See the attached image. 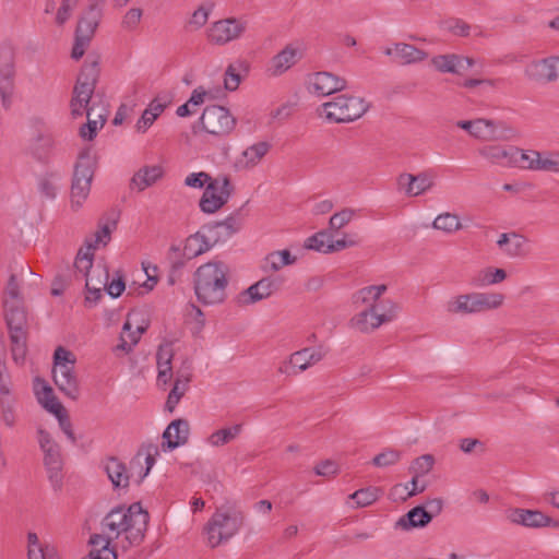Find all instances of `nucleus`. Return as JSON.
Here are the masks:
<instances>
[{"mask_svg": "<svg viewBox=\"0 0 559 559\" xmlns=\"http://www.w3.org/2000/svg\"><path fill=\"white\" fill-rule=\"evenodd\" d=\"M188 382L189 378H186L185 380H181L180 378L176 379L175 384L170 390L165 404L166 409L169 411L170 413L175 411L180 399L185 395L188 389Z\"/></svg>", "mask_w": 559, "mask_h": 559, "instance_id": "obj_44", "label": "nucleus"}, {"mask_svg": "<svg viewBox=\"0 0 559 559\" xmlns=\"http://www.w3.org/2000/svg\"><path fill=\"white\" fill-rule=\"evenodd\" d=\"M369 108L364 98L340 95L322 105V115L336 123L359 119Z\"/></svg>", "mask_w": 559, "mask_h": 559, "instance_id": "obj_8", "label": "nucleus"}, {"mask_svg": "<svg viewBox=\"0 0 559 559\" xmlns=\"http://www.w3.org/2000/svg\"><path fill=\"white\" fill-rule=\"evenodd\" d=\"M271 148V144L267 142H258L247 147L242 153L246 160V167L250 168L258 165L261 159L267 154Z\"/></svg>", "mask_w": 559, "mask_h": 559, "instance_id": "obj_40", "label": "nucleus"}, {"mask_svg": "<svg viewBox=\"0 0 559 559\" xmlns=\"http://www.w3.org/2000/svg\"><path fill=\"white\" fill-rule=\"evenodd\" d=\"M190 426L188 420L178 418L173 420L163 432L162 449L173 451L188 442Z\"/></svg>", "mask_w": 559, "mask_h": 559, "instance_id": "obj_22", "label": "nucleus"}, {"mask_svg": "<svg viewBox=\"0 0 559 559\" xmlns=\"http://www.w3.org/2000/svg\"><path fill=\"white\" fill-rule=\"evenodd\" d=\"M242 209L243 206L223 221L206 224L209 234L221 235V240H224L238 233L243 225L245 214L242 213Z\"/></svg>", "mask_w": 559, "mask_h": 559, "instance_id": "obj_25", "label": "nucleus"}, {"mask_svg": "<svg viewBox=\"0 0 559 559\" xmlns=\"http://www.w3.org/2000/svg\"><path fill=\"white\" fill-rule=\"evenodd\" d=\"M234 187L227 176H218L211 180L200 199L199 206L203 213L213 214L229 200Z\"/></svg>", "mask_w": 559, "mask_h": 559, "instance_id": "obj_12", "label": "nucleus"}, {"mask_svg": "<svg viewBox=\"0 0 559 559\" xmlns=\"http://www.w3.org/2000/svg\"><path fill=\"white\" fill-rule=\"evenodd\" d=\"M126 289L123 275L120 272L116 273V277L106 284V292L112 298H118Z\"/></svg>", "mask_w": 559, "mask_h": 559, "instance_id": "obj_58", "label": "nucleus"}, {"mask_svg": "<svg viewBox=\"0 0 559 559\" xmlns=\"http://www.w3.org/2000/svg\"><path fill=\"white\" fill-rule=\"evenodd\" d=\"M210 11V8H205L204 5L199 7L187 22L186 28L198 31L203 27L207 23Z\"/></svg>", "mask_w": 559, "mask_h": 559, "instance_id": "obj_52", "label": "nucleus"}, {"mask_svg": "<svg viewBox=\"0 0 559 559\" xmlns=\"http://www.w3.org/2000/svg\"><path fill=\"white\" fill-rule=\"evenodd\" d=\"M55 146V136L49 130H39L32 139L28 150L38 162H47Z\"/></svg>", "mask_w": 559, "mask_h": 559, "instance_id": "obj_28", "label": "nucleus"}, {"mask_svg": "<svg viewBox=\"0 0 559 559\" xmlns=\"http://www.w3.org/2000/svg\"><path fill=\"white\" fill-rule=\"evenodd\" d=\"M95 158L88 151L80 153L74 166L71 185V205L80 207L90 194L91 183L94 177Z\"/></svg>", "mask_w": 559, "mask_h": 559, "instance_id": "obj_10", "label": "nucleus"}, {"mask_svg": "<svg viewBox=\"0 0 559 559\" xmlns=\"http://www.w3.org/2000/svg\"><path fill=\"white\" fill-rule=\"evenodd\" d=\"M4 295L5 298L3 304L16 301V305H23L20 296V287L16 281V276L14 274H11V276L9 277Z\"/></svg>", "mask_w": 559, "mask_h": 559, "instance_id": "obj_56", "label": "nucleus"}, {"mask_svg": "<svg viewBox=\"0 0 559 559\" xmlns=\"http://www.w3.org/2000/svg\"><path fill=\"white\" fill-rule=\"evenodd\" d=\"M250 72V63L245 59H237L228 64L224 73V87L229 92L238 90L240 83Z\"/></svg>", "mask_w": 559, "mask_h": 559, "instance_id": "obj_29", "label": "nucleus"}, {"mask_svg": "<svg viewBox=\"0 0 559 559\" xmlns=\"http://www.w3.org/2000/svg\"><path fill=\"white\" fill-rule=\"evenodd\" d=\"M380 493V488L370 486L356 490L348 498L355 501L356 508H365L376 502Z\"/></svg>", "mask_w": 559, "mask_h": 559, "instance_id": "obj_41", "label": "nucleus"}, {"mask_svg": "<svg viewBox=\"0 0 559 559\" xmlns=\"http://www.w3.org/2000/svg\"><path fill=\"white\" fill-rule=\"evenodd\" d=\"M174 357V352L171 347V343L162 344L158 347L156 359H157V366H164V362H166V366H171V360Z\"/></svg>", "mask_w": 559, "mask_h": 559, "instance_id": "obj_62", "label": "nucleus"}, {"mask_svg": "<svg viewBox=\"0 0 559 559\" xmlns=\"http://www.w3.org/2000/svg\"><path fill=\"white\" fill-rule=\"evenodd\" d=\"M86 296H85V305L87 307L95 306L103 297V292L100 287H92L90 278H86Z\"/></svg>", "mask_w": 559, "mask_h": 559, "instance_id": "obj_63", "label": "nucleus"}, {"mask_svg": "<svg viewBox=\"0 0 559 559\" xmlns=\"http://www.w3.org/2000/svg\"><path fill=\"white\" fill-rule=\"evenodd\" d=\"M299 58L298 49L293 45H287L270 60L266 72L270 76H280L295 66Z\"/></svg>", "mask_w": 559, "mask_h": 559, "instance_id": "obj_24", "label": "nucleus"}, {"mask_svg": "<svg viewBox=\"0 0 559 559\" xmlns=\"http://www.w3.org/2000/svg\"><path fill=\"white\" fill-rule=\"evenodd\" d=\"M507 278V272L503 269L487 267L478 272L472 280L475 287H485L503 282Z\"/></svg>", "mask_w": 559, "mask_h": 559, "instance_id": "obj_38", "label": "nucleus"}, {"mask_svg": "<svg viewBox=\"0 0 559 559\" xmlns=\"http://www.w3.org/2000/svg\"><path fill=\"white\" fill-rule=\"evenodd\" d=\"M282 284L283 280L281 277H263L247 289L240 292L235 301L240 307L255 304L280 290Z\"/></svg>", "mask_w": 559, "mask_h": 559, "instance_id": "obj_15", "label": "nucleus"}, {"mask_svg": "<svg viewBox=\"0 0 559 559\" xmlns=\"http://www.w3.org/2000/svg\"><path fill=\"white\" fill-rule=\"evenodd\" d=\"M106 535L94 534L90 538V544L100 549L91 550L88 556L84 559H117V554L114 549L109 548L110 540L114 537L105 532Z\"/></svg>", "mask_w": 559, "mask_h": 559, "instance_id": "obj_32", "label": "nucleus"}, {"mask_svg": "<svg viewBox=\"0 0 559 559\" xmlns=\"http://www.w3.org/2000/svg\"><path fill=\"white\" fill-rule=\"evenodd\" d=\"M237 124L236 118L230 114L229 109L219 106H206L192 127V133L199 134L205 132L216 138H225L229 135Z\"/></svg>", "mask_w": 559, "mask_h": 559, "instance_id": "obj_6", "label": "nucleus"}, {"mask_svg": "<svg viewBox=\"0 0 559 559\" xmlns=\"http://www.w3.org/2000/svg\"><path fill=\"white\" fill-rule=\"evenodd\" d=\"M477 153L490 165L510 168L514 167L518 147L504 144H486L480 146Z\"/></svg>", "mask_w": 559, "mask_h": 559, "instance_id": "obj_19", "label": "nucleus"}, {"mask_svg": "<svg viewBox=\"0 0 559 559\" xmlns=\"http://www.w3.org/2000/svg\"><path fill=\"white\" fill-rule=\"evenodd\" d=\"M462 60L461 55L448 53L433 57L431 63L441 73L461 74Z\"/></svg>", "mask_w": 559, "mask_h": 559, "instance_id": "obj_37", "label": "nucleus"}, {"mask_svg": "<svg viewBox=\"0 0 559 559\" xmlns=\"http://www.w3.org/2000/svg\"><path fill=\"white\" fill-rule=\"evenodd\" d=\"M433 227L436 229L443 230L445 233H453L462 228V224L456 214L443 213L438 215L433 221Z\"/></svg>", "mask_w": 559, "mask_h": 559, "instance_id": "obj_45", "label": "nucleus"}, {"mask_svg": "<svg viewBox=\"0 0 559 559\" xmlns=\"http://www.w3.org/2000/svg\"><path fill=\"white\" fill-rule=\"evenodd\" d=\"M379 305L371 304L365 310L357 313L352 320V325L361 333H369L378 329L381 324L390 322L394 313L378 312Z\"/></svg>", "mask_w": 559, "mask_h": 559, "instance_id": "obj_21", "label": "nucleus"}, {"mask_svg": "<svg viewBox=\"0 0 559 559\" xmlns=\"http://www.w3.org/2000/svg\"><path fill=\"white\" fill-rule=\"evenodd\" d=\"M399 186L404 188L405 193L409 197L419 195L433 186V177L428 173L418 175L402 174L397 179Z\"/></svg>", "mask_w": 559, "mask_h": 559, "instance_id": "obj_26", "label": "nucleus"}, {"mask_svg": "<svg viewBox=\"0 0 559 559\" xmlns=\"http://www.w3.org/2000/svg\"><path fill=\"white\" fill-rule=\"evenodd\" d=\"M501 293H471L457 296L448 304L451 313L471 314L498 309L503 305Z\"/></svg>", "mask_w": 559, "mask_h": 559, "instance_id": "obj_9", "label": "nucleus"}, {"mask_svg": "<svg viewBox=\"0 0 559 559\" xmlns=\"http://www.w3.org/2000/svg\"><path fill=\"white\" fill-rule=\"evenodd\" d=\"M506 516L512 524L527 528L559 527V521L539 510L511 508L506 511Z\"/></svg>", "mask_w": 559, "mask_h": 559, "instance_id": "obj_17", "label": "nucleus"}, {"mask_svg": "<svg viewBox=\"0 0 559 559\" xmlns=\"http://www.w3.org/2000/svg\"><path fill=\"white\" fill-rule=\"evenodd\" d=\"M50 413L57 417L60 429L64 432L71 443L74 444L76 442V438L73 432L71 420L62 404L55 405V408L51 406Z\"/></svg>", "mask_w": 559, "mask_h": 559, "instance_id": "obj_43", "label": "nucleus"}, {"mask_svg": "<svg viewBox=\"0 0 559 559\" xmlns=\"http://www.w3.org/2000/svg\"><path fill=\"white\" fill-rule=\"evenodd\" d=\"M333 234L328 230H321L307 238L305 248L316 250L323 253H331L329 243L332 241Z\"/></svg>", "mask_w": 559, "mask_h": 559, "instance_id": "obj_42", "label": "nucleus"}, {"mask_svg": "<svg viewBox=\"0 0 559 559\" xmlns=\"http://www.w3.org/2000/svg\"><path fill=\"white\" fill-rule=\"evenodd\" d=\"M243 520V512L238 509H218L205 526L207 544L215 548L221 543L228 540L240 530Z\"/></svg>", "mask_w": 559, "mask_h": 559, "instance_id": "obj_5", "label": "nucleus"}, {"mask_svg": "<svg viewBox=\"0 0 559 559\" xmlns=\"http://www.w3.org/2000/svg\"><path fill=\"white\" fill-rule=\"evenodd\" d=\"M472 136L483 141H510L518 136V132L502 121L478 118L474 120Z\"/></svg>", "mask_w": 559, "mask_h": 559, "instance_id": "obj_14", "label": "nucleus"}, {"mask_svg": "<svg viewBox=\"0 0 559 559\" xmlns=\"http://www.w3.org/2000/svg\"><path fill=\"white\" fill-rule=\"evenodd\" d=\"M148 519V512L139 502H134L127 509L114 508L102 521V527L103 532H108L114 538L124 533L129 545L138 546L144 540Z\"/></svg>", "mask_w": 559, "mask_h": 559, "instance_id": "obj_1", "label": "nucleus"}, {"mask_svg": "<svg viewBox=\"0 0 559 559\" xmlns=\"http://www.w3.org/2000/svg\"><path fill=\"white\" fill-rule=\"evenodd\" d=\"M308 349L302 348L293 353L288 360H285L278 367V372L287 376H296L299 371H305L309 368L307 356Z\"/></svg>", "mask_w": 559, "mask_h": 559, "instance_id": "obj_34", "label": "nucleus"}, {"mask_svg": "<svg viewBox=\"0 0 559 559\" xmlns=\"http://www.w3.org/2000/svg\"><path fill=\"white\" fill-rule=\"evenodd\" d=\"M38 382L41 383V390L36 389V394L38 402L43 405L45 409H47L50 413V407L58 404H61L57 397L53 394V390L50 385H48L45 381H40L37 379Z\"/></svg>", "mask_w": 559, "mask_h": 559, "instance_id": "obj_50", "label": "nucleus"}, {"mask_svg": "<svg viewBox=\"0 0 559 559\" xmlns=\"http://www.w3.org/2000/svg\"><path fill=\"white\" fill-rule=\"evenodd\" d=\"M214 178H212L209 174L200 171L187 176L185 179V183L186 186L192 188H203L205 183L207 185Z\"/></svg>", "mask_w": 559, "mask_h": 559, "instance_id": "obj_60", "label": "nucleus"}, {"mask_svg": "<svg viewBox=\"0 0 559 559\" xmlns=\"http://www.w3.org/2000/svg\"><path fill=\"white\" fill-rule=\"evenodd\" d=\"M435 465V457L432 454H424L421 456L416 457L409 468L408 472L415 476H424L427 475Z\"/></svg>", "mask_w": 559, "mask_h": 559, "instance_id": "obj_47", "label": "nucleus"}, {"mask_svg": "<svg viewBox=\"0 0 559 559\" xmlns=\"http://www.w3.org/2000/svg\"><path fill=\"white\" fill-rule=\"evenodd\" d=\"M214 95L211 93V91H206L203 86H198L194 88L191 93V96L189 98L190 104L192 106H195V108H199L201 105L205 103L206 99H213Z\"/></svg>", "mask_w": 559, "mask_h": 559, "instance_id": "obj_61", "label": "nucleus"}, {"mask_svg": "<svg viewBox=\"0 0 559 559\" xmlns=\"http://www.w3.org/2000/svg\"><path fill=\"white\" fill-rule=\"evenodd\" d=\"M309 91L318 96H328L346 88V80L331 72H316L309 76Z\"/></svg>", "mask_w": 559, "mask_h": 559, "instance_id": "obj_20", "label": "nucleus"}, {"mask_svg": "<svg viewBox=\"0 0 559 559\" xmlns=\"http://www.w3.org/2000/svg\"><path fill=\"white\" fill-rule=\"evenodd\" d=\"M246 31V22L236 17L216 21L210 25L206 35L210 43L225 45L239 38Z\"/></svg>", "mask_w": 559, "mask_h": 559, "instance_id": "obj_16", "label": "nucleus"}, {"mask_svg": "<svg viewBox=\"0 0 559 559\" xmlns=\"http://www.w3.org/2000/svg\"><path fill=\"white\" fill-rule=\"evenodd\" d=\"M93 111L94 105L90 106L88 104L87 107L84 109V112L87 116V122L80 128V135L84 140H93L97 134L98 121L91 119Z\"/></svg>", "mask_w": 559, "mask_h": 559, "instance_id": "obj_53", "label": "nucleus"}, {"mask_svg": "<svg viewBox=\"0 0 559 559\" xmlns=\"http://www.w3.org/2000/svg\"><path fill=\"white\" fill-rule=\"evenodd\" d=\"M74 355L59 346L53 354L52 376L57 388L68 397L75 401L80 396V386L74 372Z\"/></svg>", "mask_w": 559, "mask_h": 559, "instance_id": "obj_7", "label": "nucleus"}, {"mask_svg": "<svg viewBox=\"0 0 559 559\" xmlns=\"http://www.w3.org/2000/svg\"><path fill=\"white\" fill-rule=\"evenodd\" d=\"M14 404L15 403L13 397L0 399L2 419L4 424L9 427H12L15 424Z\"/></svg>", "mask_w": 559, "mask_h": 559, "instance_id": "obj_55", "label": "nucleus"}, {"mask_svg": "<svg viewBox=\"0 0 559 559\" xmlns=\"http://www.w3.org/2000/svg\"><path fill=\"white\" fill-rule=\"evenodd\" d=\"M38 443L44 452V464L48 472L49 480L52 487L57 490L60 489L62 483V456L60 447L51 438L50 433L43 428L37 430Z\"/></svg>", "mask_w": 559, "mask_h": 559, "instance_id": "obj_11", "label": "nucleus"}, {"mask_svg": "<svg viewBox=\"0 0 559 559\" xmlns=\"http://www.w3.org/2000/svg\"><path fill=\"white\" fill-rule=\"evenodd\" d=\"M117 227V221H104L103 218L98 222V230L94 235V240L91 241L92 243H95V247L97 248L98 245L106 246L110 239H111V233Z\"/></svg>", "mask_w": 559, "mask_h": 559, "instance_id": "obj_46", "label": "nucleus"}, {"mask_svg": "<svg viewBox=\"0 0 559 559\" xmlns=\"http://www.w3.org/2000/svg\"><path fill=\"white\" fill-rule=\"evenodd\" d=\"M229 267L222 261L200 265L193 274V288L198 301L205 306L223 304L227 298Z\"/></svg>", "mask_w": 559, "mask_h": 559, "instance_id": "obj_2", "label": "nucleus"}, {"mask_svg": "<svg viewBox=\"0 0 559 559\" xmlns=\"http://www.w3.org/2000/svg\"><path fill=\"white\" fill-rule=\"evenodd\" d=\"M221 240V235L209 234L206 224L199 231L190 235L185 245V253L189 257H198L209 251L215 243Z\"/></svg>", "mask_w": 559, "mask_h": 559, "instance_id": "obj_23", "label": "nucleus"}, {"mask_svg": "<svg viewBox=\"0 0 559 559\" xmlns=\"http://www.w3.org/2000/svg\"><path fill=\"white\" fill-rule=\"evenodd\" d=\"M402 459V452L395 449L386 448L372 459V464L377 467H389L399 463Z\"/></svg>", "mask_w": 559, "mask_h": 559, "instance_id": "obj_48", "label": "nucleus"}, {"mask_svg": "<svg viewBox=\"0 0 559 559\" xmlns=\"http://www.w3.org/2000/svg\"><path fill=\"white\" fill-rule=\"evenodd\" d=\"M241 424H236L231 427L218 429L207 438V442L212 447H223L233 441L234 439H236L241 432Z\"/></svg>", "mask_w": 559, "mask_h": 559, "instance_id": "obj_39", "label": "nucleus"}, {"mask_svg": "<svg viewBox=\"0 0 559 559\" xmlns=\"http://www.w3.org/2000/svg\"><path fill=\"white\" fill-rule=\"evenodd\" d=\"M426 512L430 516V522L433 518L439 515L443 509V500L441 498H433L426 501L424 504Z\"/></svg>", "mask_w": 559, "mask_h": 559, "instance_id": "obj_64", "label": "nucleus"}, {"mask_svg": "<svg viewBox=\"0 0 559 559\" xmlns=\"http://www.w3.org/2000/svg\"><path fill=\"white\" fill-rule=\"evenodd\" d=\"M163 175L159 166H146L136 171L130 180V188L143 191L147 187L154 185Z\"/></svg>", "mask_w": 559, "mask_h": 559, "instance_id": "obj_30", "label": "nucleus"}, {"mask_svg": "<svg viewBox=\"0 0 559 559\" xmlns=\"http://www.w3.org/2000/svg\"><path fill=\"white\" fill-rule=\"evenodd\" d=\"M142 10L139 8L130 9L122 19V27L128 31H133L139 25L142 17Z\"/></svg>", "mask_w": 559, "mask_h": 559, "instance_id": "obj_59", "label": "nucleus"}, {"mask_svg": "<svg viewBox=\"0 0 559 559\" xmlns=\"http://www.w3.org/2000/svg\"><path fill=\"white\" fill-rule=\"evenodd\" d=\"M429 523L430 516L426 512V508L424 506H416L399 519L396 526L408 531L412 528L425 527Z\"/></svg>", "mask_w": 559, "mask_h": 559, "instance_id": "obj_31", "label": "nucleus"}, {"mask_svg": "<svg viewBox=\"0 0 559 559\" xmlns=\"http://www.w3.org/2000/svg\"><path fill=\"white\" fill-rule=\"evenodd\" d=\"M355 213V210L345 207L342 211L333 214L329 221L330 231L333 234L346 226L353 219Z\"/></svg>", "mask_w": 559, "mask_h": 559, "instance_id": "obj_49", "label": "nucleus"}, {"mask_svg": "<svg viewBox=\"0 0 559 559\" xmlns=\"http://www.w3.org/2000/svg\"><path fill=\"white\" fill-rule=\"evenodd\" d=\"M105 471L115 488L129 486V475L126 465L116 457H110L105 464Z\"/></svg>", "mask_w": 559, "mask_h": 559, "instance_id": "obj_33", "label": "nucleus"}, {"mask_svg": "<svg viewBox=\"0 0 559 559\" xmlns=\"http://www.w3.org/2000/svg\"><path fill=\"white\" fill-rule=\"evenodd\" d=\"M537 164L534 166L537 170L559 173V153H549L540 159L535 160Z\"/></svg>", "mask_w": 559, "mask_h": 559, "instance_id": "obj_54", "label": "nucleus"}, {"mask_svg": "<svg viewBox=\"0 0 559 559\" xmlns=\"http://www.w3.org/2000/svg\"><path fill=\"white\" fill-rule=\"evenodd\" d=\"M130 319H131V314H128L127 321L124 322L122 330L124 333H127L129 342L133 346H135L139 343L141 335L146 331L147 325H138L135 328V330H132V324L130 322Z\"/></svg>", "mask_w": 559, "mask_h": 559, "instance_id": "obj_57", "label": "nucleus"}, {"mask_svg": "<svg viewBox=\"0 0 559 559\" xmlns=\"http://www.w3.org/2000/svg\"><path fill=\"white\" fill-rule=\"evenodd\" d=\"M99 73V58L95 57L92 59L88 57L81 69L73 88V96L70 102L71 115L73 118L82 117L84 115V109L90 104L95 91Z\"/></svg>", "mask_w": 559, "mask_h": 559, "instance_id": "obj_4", "label": "nucleus"}, {"mask_svg": "<svg viewBox=\"0 0 559 559\" xmlns=\"http://www.w3.org/2000/svg\"><path fill=\"white\" fill-rule=\"evenodd\" d=\"M296 260L287 249L273 251L265 257L262 269L264 272H277L286 265L294 264Z\"/></svg>", "mask_w": 559, "mask_h": 559, "instance_id": "obj_35", "label": "nucleus"}, {"mask_svg": "<svg viewBox=\"0 0 559 559\" xmlns=\"http://www.w3.org/2000/svg\"><path fill=\"white\" fill-rule=\"evenodd\" d=\"M100 17V11L92 9L87 10L80 19L75 29V40L71 52V57L73 59L79 60L85 53V49L88 47L95 34Z\"/></svg>", "mask_w": 559, "mask_h": 559, "instance_id": "obj_13", "label": "nucleus"}, {"mask_svg": "<svg viewBox=\"0 0 559 559\" xmlns=\"http://www.w3.org/2000/svg\"><path fill=\"white\" fill-rule=\"evenodd\" d=\"M525 75L534 82L547 84L559 79V56L534 60L525 68Z\"/></svg>", "mask_w": 559, "mask_h": 559, "instance_id": "obj_18", "label": "nucleus"}, {"mask_svg": "<svg viewBox=\"0 0 559 559\" xmlns=\"http://www.w3.org/2000/svg\"><path fill=\"white\" fill-rule=\"evenodd\" d=\"M542 154L537 151L524 152L518 147V155L515 157L514 167L537 170L534 166L537 164L535 160L540 159Z\"/></svg>", "mask_w": 559, "mask_h": 559, "instance_id": "obj_51", "label": "nucleus"}, {"mask_svg": "<svg viewBox=\"0 0 559 559\" xmlns=\"http://www.w3.org/2000/svg\"><path fill=\"white\" fill-rule=\"evenodd\" d=\"M4 319L9 330L12 358L22 365L27 353V316L23 305L4 302Z\"/></svg>", "mask_w": 559, "mask_h": 559, "instance_id": "obj_3", "label": "nucleus"}, {"mask_svg": "<svg viewBox=\"0 0 559 559\" xmlns=\"http://www.w3.org/2000/svg\"><path fill=\"white\" fill-rule=\"evenodd\" d=\"M427 52L416 48L413 45L400 43L395 45V62L409 64L425 60Z\"/></svg>", "mask_w": 559, "mask_h": 559, "instance_id": "obj_36", "label": "nucleus"}, {"mask_svg": "<svg viewBox=\"0 0 559 559\" xmlns=\"http://www.w3.org/2000/svg\"><path fill=\"white\" fill-rule=\"evenodd\" d=\"M528 239L516 233H504L500 235L497 245L511 258H522L528 254Z\"/></svg>", "mask_w": 559, "mask_h": 559, "instance_id": "obj_27", "label": "nucleus"}]
</instances>
